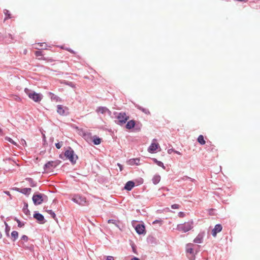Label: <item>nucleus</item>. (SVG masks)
Returning <instances> with one entry per match:
<instances>
[{
  "mask_svg": "<svg viewBox=\"0 0 260 260\" xmlns=\"http://www.w3.org/2000/svg\"><path fill=\"white\" fill-rule=\"evenodd\" d=\"M193 221L191 219L183 223L178 224L176 229L180 232L186 233L193 228Z\"/></svg>",
  "mask_w": 260,
  "mask_h": 260,
  "instance_id": "nucleus-1",
  "label": "nucleus"
},
{
  "mask_svg": "<svg viewBox=\"0 0 260 260\" xmlns=\"http://www.w3.org/2000/svg\"><path fill=\"white\" fill-rule=\"evenodd\" d=\"M24 92L28 95L29 99H31L35 102H40L43 96L41 93H38L32 91L30 89L25 88L24 89Z\"/></svg>",
  "mask_w": 260,
  "mask_h": 260,
  "instance_id": "nucleus-2",
  "label": "nucleus"
},
{
  "mask_svg": "<svg viewBox=\"0 0 260 260\" xmlns=\"http://www.w3.org/2000/svg\"><path fill=\"white\" fill-rule=\"evenodd\" d=\"M65 156L69 159V160L73 164H75L78 159V156L75 154L73 150L69 147L64 152Z\"/></svg>",
  "mask_w": 260,
  "mask_h": 260,
  "instance_id": "nucleus-3",
  "label": "nucleus"
},
{
  "mask_svg": "<svg viewBox=\"0 0 260 260\" xmlns=\"http://www.w3.org/2000/svg\"><path fill=\"white\" fill-rule=\"evenodd\" d=\"M59 160L48 161L44 166L45 171L46 172H51L60 163Z\"/></svg>",
  "mask_w": 260,
  "mask_h": 260,
  "instance_id": "nucleus-4",
  "label": "nucleus"
},
{
  "mask_svg": "<svg viewBox=\"0 0 260 260\" xmlns=\"http://www.w3.org/2000/svg\"><path fill=\"white\" fill-rule=\"evenodd\" d=\"M72 200L80 205H85L86 203V198L84 197H82V196H80V195H75L72 199Z\"/></svg>",
  "mask_w": 260,
  "mask_h": 260,
  "instance_id": "nucleus-5",
  "label": "nucleus"
},
{
  "mask_svg": "<svg viewBox=\"0 0 260 260\" xmlns=\"http://www.w3.org/2000/svg\"><path fill=\"white\" fill-rule=\"evenodd\" d=\"M118 122L120 123H125L128 119L129 117L126 115L125 113L121 112L119 113L117 117Z\"/></svg>",
  "mask_w": 260,
  "mask_h": 260,
  "instance_id": "nucleus-6",
  "label": "nucleus"
},
{
  "mask_svg": "<svg viewBox=\"0 0 260 260\" xmlns=\"http://www.w3.org/2000/svg\"><path fill=\"white\" fill-rule=\"evenodd\" d=\"M32 201L36 205L41 204L43 201V195L41 194H34L32 197Z\"/></svg>",
  "mask_w": 260,
  "mask_h": 260,
  "instance_id": "nucleus-7",
  "label": "nucleus"
},
{
  "mask_svg": "<svg viewBox=\"0 0 260 260\" xmlns=\"http://www.w3.org/2000/svg\"><path fill=\"white\" fill-rule=\"evenodd\" d=\"M159 147V144L156 142V140L154 139L152 143L148 149V151L150 153H153Z\"/></svg>",
  "mask_w": 260,
  "mask_h": 260,
  "instance_id": "nucleus-8",
  "label": "nucleus"
},
{
  "mask_svg": "<svg viewBox=\"0 0 260 260\" xmlns=\"http://www.w3.org/2000/svg\"><path fill=\"white\" fill-rule=\"evenodd\" d=\"M222 227L221 224H216L214 228L212 230V234L213 237H216L218 233L221 231Z\"/></svg>",
  "mask_w": 260,
  "mask_h": 260,
  "instance_id": "nucleus-9",
  "label": "nucleus"
},
{
  "mask_svg": "<svg viewBox=\"0 0 260 260\" xmlns=\"http://www.w3.org/2000/svg\"><path fill=\"white\" fill-rule=\"evenodd\" d=\"M145 228L144 225L140 224L137 225L135 228V230L137 233L139 235L144 234L145 232Z\"/></svg>",
  "mask_w": 260,
  "mask_h": 260,
  "instance_id": "nucleus-10",
  "label": "nucleus"
},
{
  "mask_svg": "<svg viewBox=\"0 0 260 260\" xmlns=\"http://www.w3.org/2000/svg\"><path fill=\"white\" fill-rule=\"evenodd\" d=\"M204 235V232L199 233L196 238L194 239V242L196 243H201L203 241Z\"/></svg>",
  "mask_w": 260,
  "mask_h": 260,
  "instance_id": "nucleus-11",
  "label": "nucleus"
},
{
  "mask_svg": "<svg viewBox=\"0 0 260 260\" xmlns=\"http://www.w3.org/2000/svg\"><path fill=\"white\" fill-rule=\"evenodd\" d=\"M134 185L135 183L134 182L132 181H129L126 183L124 186V188L126 190L129 191L132 190V189L134 187Z\"/></svg>",
  "mask_w": 260,
  "mask_h": 260,
  "instance_id": "nucleus-12",
  "label": "nucleus"
},
{
  "mask_svg": "<svg viewBox=\"0 0 260 260\" xmlns=\"http://www.w3.org/2000/svg\"><path fill=\"white\" fill-rule=\"evenodd\" d=\"M83 137L88 142H90L92 141V137H91V134L90 133H84L83 134Z\"/></svg>",
  "mask_w": 260,
  "mask_h": 260,
  "instance_id": "nucleus-13",
  "label": "nucleus"
},
{
  "mask_svg": "<svg viewBox=\"0 0 260 260\" xmlns=\"http://www.w3.org/2000/svg\"><path fill=\"white\" fill-rule=\"evenodd\" d=\"M160 179H161V177L159 175L156 174V175H154V176L153 177V178L152 179L153 183L154 184H158L160 182Z\"/></svg>",
  "mask_w": 260,
  "mask_h": 260,
  "instance_id": "nucleus-14",
  "label": "nucleus"
},
{
  "mask_svg": "<svg viewBox=\"0 0 260 260\" xmlns=\"http://www.w3.org/2000/svg\"><path fill=\"white\" fill-rule=\"evenodd\" d=\"M135 121L134 120H131L127 122V124H126V128L127 129H131L133 127H134L135 125Z\"/></svg>",
  "mask_w": 260,
  "mask_h": 260,
  "instance_id": "nucleus-15",
  "label": "nucleus"
},
{
  "mask_svg": "<svg viewBox=\"0 0 260 260\" xmlns=\"http://www.w3.org/2000/svg\"><path fill=\"white\" fill-rule=\"evenodd\" d=\"M193 245L192 244L189 243L187 244L186 245V251L187 253H189L191 254H193Z\"/></svg>",
  "mask_w": 260,
  "mask_h": 260,
  "instance_id": "nucleus-16",
  "label": "nucleus"
},
{
  "mask_svg": "<svg viewBox=\"0 0 260 260\" xmlns=\"http://www.w3.org/2000/svg\"><path fill=\"white\" fill-rule=\"evenodd\" d=\"M34 217L39 222L43 221L44 219V216L40 213H35L34 215Z\"/></svg>",
  "mask_w": 260,
  "mask_h": 260,
  "instance_id": "nucleus-17",
  "label": "nucleus"
},
{
  "mask_svg": "<svg viewBox=\"0 0 260 260\" xmlns=\"http://www.w3.org/2000/svg\"><path fill=\"white\" fill-rule=\"evenodd\" d=\"M49 95L50 99L52 101L58 102L60 101L59 98L55 94H54V93L52 92H49Z\"/></svg>",
  "mask_w": 260,
  "mask_h": 260,
  "instance_id": "nucleus-18",
  "label": "nucleus"
},
{
  "mask_svg": "<svg viewBox=\"0 0 260 260\" xmlns=\"http://www.w3.org/2000/svg\"><path fill=\"white\" fill-rule=\"evenodd\" d=\"M94 145H99L101 143V139L96 136L92 137V141Z\"/></svg>",
  "mask_w": 260,
  "mask_h": 260,
  "instance_id": "nucleus-19",
  "label": "nucleus"
},
{
  "mask_svg": "<svg viewBox=\"0 0 260 260\" xmlns=\"http://www.w3.org/2000/svg\"><path fill=\"white\" fill-rule=\"evenodd\" d=\"M96 111L99 113L104 114L107 111H108V109L106 107H101L97 109Z\"/></svg>",
  "mask_w": 260,
  "mask_h": 260,
  "instance_id": "nucleus-20",
  "label": "nucleus"
},
{
  "mask_svg": "<svg viewBox=\"0 0 260 260\" xmlns=\"http://www.w3.org/2000/svg\"><path fill=\"white\" fill-rule=\"evenodd\" d=\"M19 189V191L24 194H29L31 190L30 188H24Z\"/></svg>",
  "mask_w": 260,
  "mask_h": 260,
  "instance_id": "nucleus-21",
  "label": "nucleus"
},
{
  "mask_svg": "<svg viewBox=\"0 0 260 260\" xmlns=\"http://www.w3.org/2000/svg\"><path fill=\"white\" fill-rule=\"evenodd\" d=\"M57 112L60 115H63L64 113V110L61 105H58L57 106Z\"/></svg>",
  "mask_w": 260,
  "mask_h": 260,
  "instance_id": "nucleus-22",
  "label": "nucleus"
},
{
  "mask_svg": "<svg viewBox=\"0 0 260 260\" xmlns=\"http://www.w3.org/2000/svg\"><path fill=\"white\" fill-rule=\"evenodd\" d=\"M198 142L201 145H204L206 143L203 135H200L198 138Z\"/></svg>",
  "mask_w": 260,
  "mask_h": 260,
  "instance_id": "nucleus-23",
  "label": "nucleus"
},
{
  "mask_svg": "<svg viewBox=\"0 0 260 260\" xmlns=\"http://www.w3.org/2000/svg\"><path fill=\"white\" fill-rule=\"evenodd\" d=\"M11 237L13 241H15L18 237V233L17 231H13L11 233Z\"/></svg>",
  "mask_w": 260,
  "mask_h": 260,
  "instance_id": "nucleus-24",
  "label": "nucleus"
},
{
  "mask_svg": "<svg viewBox=\"0 0 260 260\" xmlns=\"http://www.w3.org/2000/svg\"><path fill=\"white\" fill-rule=\"evenodd\" d=\"M35 55L37 57H38L39 59H42V57L43 56V54L42 51H36L35 52Z\"/></svg>",
  "mask_w": 260,
  "mask_h": 260,
  "instance_id": "nucleus-25",
  "label": "nucleus"
},
{
  "mask_svg": "<svg viewBox=\"0 0 260 260\" xmlns=\"http://www.w3.org/2000/svg\"><path fill=\"white\" fill-rule=\"evenodd\" d=\"M139 161V159H132L129 160V164L131 165H133L135 164L138 165Z\"/></svg>",
  "mask_w": 260,
  "mask_h": 260,
  "instance_id": "nucleus-26",
  "label": "nucleus"
},
{
  "mask_svg": "<svg viewBox=\"0 0 260 260\" xmlns=\"http://www.w3.org/2000/svg\"><path fill=\"white\" fill-rule=\"evenodd\" d=\"M5 140L8 141V142H10L11 143L13 144V145H15V146H18L17 144L14 142L11 138L8 137H6L5 138Z\"/></svg>",
  "mask_w": 260,
  "mask_h": 260,
  "instance_id": "nucleus-27",
  "label": "nucleus"
},
{
  "mask_svg": "<svg viewBox=\"0 0 260 260\" xmlns=\"http://www.w3.org/2000/svg\"><path fill=\"white\" fill-rule=\"evenodd\" d=\"M4 13H5V15L6 16V17L5 18V19H9V18H11L12 17H11V14L10 13V12H9V11L8 10H5Z\"/></svg>",
  "mask_w": 260,
  "mask_h": 260,
  "instance_id": "nucleus-28",
  "label": "nucleus"
},
{
  "mask_svg": "<svg viewBox=\"0 0 260 260\" xmlns=\"http://www.w3.org/2000/svg\"><path fill=\"white\" fill-rule=\"evenodd\" d=\"M119 222L118 221H117V220H113V219H109L108 221V223L110 224V223H112V224H114L116 225L117 226V223Z\"/></svg>",
  "mask_w": 260,
  "mask_h": 260,
  "instance_id": "nucleus-29",
  "label": "nucleus"
},
{
  "mask_svg": "<svg viewBox=\"0 0 260 260\" xmlns=\"http://www.w3.org/2000/svg\"><path fill=\"white\" fill-rule=\"evenodd\" d=\"M47 212L51 215V216H52V217L54 219H55V217H56V215L51 210H47Z\"/></svg>",
  "mask_w": 260,
  "mask_h": 260,
  "instance_id": "nucleus-30",
  "label": "nucleus"
},
{
  "mask_svg": "<svg viewBox=\"0 0 260 260\" xmlns=\"http://www.w3.org/2000/svg\"><path fill=\"white\" fill-rule=\"evenodd\" d=\"M156 164L158 166L162 167L164 169H165V167L164 165V164L161 161H158L156 162Z\"/></svg>",
  "mask_w": 260,
  "mask_h": 260,
  "instance_id": "nucleus-31",
  "label": "nucleus"
},
{
  "mask_svg": "<svg viewBox=\"0 0 260 260\" xmlns=\"http://www.w3.org/2000/svg\"><path fill=\"white\" fill-rule=\"evenodd\" d=\"M171 207L172 209H179L180 207V206L178 204H173L171 206Z\"/></svg>",
  "mask_w": 260,
  "mask_h": 260,
  "instance_id": "nucleus-32",
  "label": "nucleus"
},
{
  "mask_svg": "<svg viewBox=\"0 0 260 260\" xmlns=\"http://www.w3.org/2000/svg\"><path fill=\"white\" fill-rule=\"evenodd\" d=\"M141 110L146 114H150L149 111L147 109L142 108Z\"/></svg>",
  "mask_w": 260,
  "mask_h": 260,
  "instance_id": "nucleus-33",
  "label": "nucleus"
},
{
  "mask_svg": "<svg viewBox=\"0 0 260 260\" xmlns=\"http://www.w3.org/2000/svg\"><path fill=\"white\" fill-rule=\"evenodd\" d=\"M21 240L26 242L28 240V237L25 235H23L21 237Z\"/></svg>",
  "mask_w": 260,
  "mask_h": 260,
  "instance_id": "nucleus-34",
  "label": "nucleus"
},
{
  "mask_svg": "<svg viewBox=\"0 0 260 260\" xmlns=\"http://www.w3.org/2000/svg\"><path fill=\"white\" fill-rule=\"evenodd\" d=\"M5 224L6 225V232L7 233V235H9V231L10 230V228H9V226H8V224L6 222H5Z\"/></svg>",
  "mask_w": 260,
  "mask_h": 260,
  "instance_id": "nucleus-35",
  "label": "nucleus"
},
{
  "mask_svg": "<svg viewBox=\"0 0 260 260\" xmlns=\"http://www.w3.org/2000/svg\"><path fill=\"white\" fill-rule=\"evenodd\" d=\"M16 221H17V223H18V226L19 227H20V228H21V227H22V226H23V225H24V224H23V223H21V222H20V221L19 220H18V219H16Z\"/></svg>",
  "mask_w": 260,
  "mask_h": 260,
  "instance_id": "nucleus-36",
  "label": "nucleus"
},
{
  "mask_svg": "<svg viewBox=\"0 0 260 260\" xmlns=\"http://www.w3.org/2000/svg\"><path fill=\"white\" fill-rule=\"evenodd\" d=\"M55 146L57 149H59L62 146V144L60 143H57L55 144Z\"/></svg>",
  "mask_w": 260,
  "mask_h": 260,
  "instance_id": "nucleus-37",
  "label": "nucleus"
},
{
  "mask_svg": "<svg viewBox=\"0 0 260 260\" xmlns=\"http://www.w3.org/2000/svg\"><path fill=\"white\" fill-rule=\"evenodd\" d=\"M185 214H184V212H180L179 213H178V216L180 217H184L185 216Z\"/></svg>",
  "mask_w": 260,
  "mask_h": 260,
  "instance_id": "nucleus-38",
  "label": "nucleus"
},
{
  "mask_svg": "<svg viewBox=\"0 0 260 260\" xmlns=\"http://www.w3.org/2000/svg\"><path fill=\"white\" fill-rule=\"evenodd\" d=\"M38 45H39V46L41 47H47V45L45 43H38Z\"/></svg>",
  "mask_w": 260,
  "mask_h": 260,
  "instance_id": "nucleus-39",
  "label": "nucleus"
},
{
  "mask_svg": "<svg viewBox=\"0 0 260 260\" xmlns=\"http://www.w3.org/2000/svg\"><path fill=\"white\" fill-rule=\"evenodd\" d=\"M27 205L26 204V208H23V209L24 213H25L26 214H27V212H28V210L27 209Z\"/></svg>",
  "mask_w": 260,
  "mask_h": 260,
  "instance_id": "nucleus-40",
  "label": "nucleus"
},
{
  "mask_svg": "<svg viewBox=\"0 0 260 260\" xmlns=\"http://www.w3.org/2000/svg\"><path fill=\"white\" fill-rule=\"evenodd\" d=\"M106 260H114L113 257L111 256H106Z\"/></svg>",
  "mask_w": 260,
  "mask_h": 260,
  "instance_id": "nucleus-41",
  "label": "nucleus"
},
{
  "mask_svg": "<svg viewBox=\"0 0 260 260\" xmlns=\"http://www.w3.org/2000/svg\"><path fill=\"white\" fill-rule=\"evenodd\" d=\"M21 142H22V144L23 145L26 146V141L22 139L21 140Z\"/></svg>",
  "mask_w": 260,
  "mask_h": 260,
  "instance_id": "nucleus-42",
  "label": "nucleus"
},
{
  "mask_svg": "<svg viewBox=\"0 0 260 260\" xmlns=\"http://www.w3.org/2000/svg\"><path fill=\"white\" fill-rule=\"evenodd\" d=\"M117 165H118V166L119 168L120 171H121L123 170V168H122V165L121 164H119V163L117 164Z\"/></svg>",
  "mask_w": 260,
  "mask_h": 260,
  "instance_id": "nucleus-43",
  "label": "nucleus"
},
{
  "mask_svg": "<svg viewBox=\"0 0 260 260\" xmlns=\"http://www.w3.org/2000/svg\"><path fill=\"white\" fill-rule=\"evenodd\" d=\"M4 134L3 133V129L0 127V135L3 136Z\"/></svg>",
  "mask_w": 260,
  "mask_h": 260,
  "instance_id": "nucleus-44",
  "label": "nucleus"
},
{
  "mask_svg": "<svg viewBox=\"0 0 260 260\" xmlns=\"http://www.w3.org/2000/svg\"><path fill=\"white\" fill-rule=\"evenodd\" d=\"M131 260H140V259L137 258V257H134L133 258H132Z\"/></svg>",
  "mask_w": 260,
  "mask_h": 260,
  "instance_id": "nucleus-45",
  "label": "nucleus"
},
{
  "mask_svg": "<svg viewBox=\"0 0 260 260\" xmlns=\"http://www.w3.org/2000/svg\"><path fill=\"white\" fill-rule=\"evenodd\" d=\"M5 192L8 195H10V193L9 191H5Z\"/></svg>",
  "mask_w": 260,
  "mask_h": 260,
  "instance_id": "nucleus-46",
  "label": "nucleus"
},
{
  "mask_svg": "<svg viewBox=\"0 0 260 260\" xmlns=\"http://www.w3.org/2000/svg\"><path fill=\"white\" fill-rule=\"evenodd\" d=\"M153 160H154V162H155L156 164V162L158 161V160H157L156 159H155V158H154V159H153Z\"/></svg>",
  "mask_w": 260,
  "mask_h": 260,
  "instance_id": "nucleus-47",
  "label": "nucleus"
},
{
  "mask_svg": "<svg viewBox=\"0 0 260 260\" xmlns=\"http://www.w3.org/2000/svg\"><path fill=\"white\" fill-rule=\"evenodd\" d=\"M175 152L177 154H179V155H180V154H181V153H180L179 152H178V151H175Z\"/></svg>",
  "mask_w": 260,
  "mask_h": 260,
  "instance_id": "nucleus-48",
  "label": "nucleus"
},
{
  "mask_svg": "<svg viewBox=\"0 0 260 260\" xmlns=\"http://www.w3.org/2000/svg\"><path fill=\"white\" fill-rule=\"evenodd\" d=\"M2 238V234L0 232V239Z\"/></svg>",
  "mask_w": 260,
  "mask_h": 260,
  "instance_id": "nucleus-49",
  "label": "nucleus"
},
{
  "mask_svg": "<svg viewBox=\"0 0 260 260\" xmlns=\"http://www.w3.org/2000/svg\"><path fill=\"white\" fill-rule=\"evenodd\" d=\"M157 222H158V220H155V221L153 222V223H156Z\"/></svg>",
  "mask_w": 260,
  "mask_h": 260,
  "instance_id": "nucleus-50",
  "label": "nucleus"
},
{
  "mask_svg": "<svg viewBox=\"0 0 260 260\" xmlns=\"http://www.w3.org/2000/svg\"><path fill=\"white\" fill-rule=\"evenodd\" d=\"M171 150H168V152H169V153H170V152H171Z\"/></svg>",
  "mask_w": 260,
  "mask_h": 260,
  "instance_id": "nucleus-51",
  "label": "nucleus"
},
{
  "mask_svg": "<svg viewBox=\"0 0 260 260\" xmlns=\"http://www.w3.org/2000/svg\"><path fill=\"white\" fill-rule=\"evenodd\" d=\"M171 150H168V152H169V153H170V152H171Z\"/></svg>",
  "mask_w": 260,
  "mask_h": 260,
  "instance_id": "nucleus-52",
  "label": "nucleus"
},
{
  "mask_svg": "<svg viewBox=\"0 0 260 260\" xmlns=\"http://www.w3.org/2000/svg\"><path fill=\"white\" fill-rule=\"evenodd\" d=\"M69 51H70L71 53H74V51H72H72L69 50Z\"/></svg>",
  "mask_w": 260,
  "mask_h": 260,
  "instance_id": "nucleus-53",
  "label": "nucleus"
}]
</instances>
